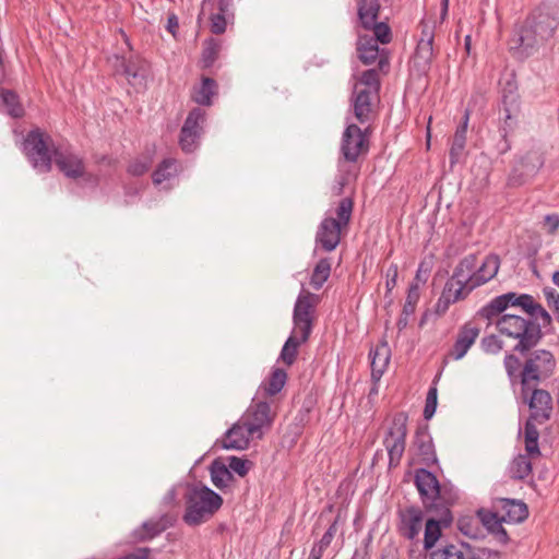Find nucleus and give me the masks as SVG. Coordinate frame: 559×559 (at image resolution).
Segmentation results:
<instances>
[{"mask_svg":"<svg viewBox=\"0 0 559 559\" xmlns=\"http://www.w3.org/2000/svg\"><path fill=\"white\" fill-rule=\"evenodd\" d=\"M477 519L479 522L492 534H495L500 542L508 543L509 536L507 531L502 527L503 521L501 520V515L499 510H486L480 509L477 511Z\"/></svg>","mask_w":559,"mask_h":559,"instance_id":"nucleus-30","label":"nucleus"},{"mask_svg":"<svg viewBox=\"0 0 559 559\" xmlns=\"http://www.w3.org/2000/svg\"><path fill=\"white\" fill-rule=\"evenodd\" d=\"M178 27V20H177V16L176 15H171L168 17V25H167V29L175 34V29Z\"/></svg>","mask_w":559,"mask_h":559,"instance_id":"nucleus-63","label":"nucleus"},{"mask_svg":"<svg viewBox=\"0 0 559 559\" xmlns=\"http://www.w3.org/2000/svg\"><path fill=\"white\" fill-rule=\"evenodd\" d=\"M433 31L428 25H424L413 57L415 68L421 73H427L431 67L433 59Z\"/></svg>","mask_w":559,"mask_h":559,"instance_id":"nucleus-16","label":"nucleus"},{"mask_svg":"<svg viewBox=\"0 0 559 559\" xmlns=\"http://www.w3.org/2000/svg\"><path fill=\"white\" fill-rule=\"evenodd\" d=\"M318 297L309 292H302L297 297L293 313L294 329L281 350V359L287 366L295 362L298 347L310 337Z\"/></svg>","mask_w":559,"mask_h":559,"instance_id":"nucleus-3","label":"nucleus"},{"mask_svg":"<svg viewBox=\"0 0 559 559\" xmlns=\"http://www.w3.org/2000/svg\"><path fill=\"white\" fill-rule=\"evenodd\" d=\"M251 462L247 459H241L238 456H230L228 457V467L230 472L236 473L240 477H245L251 466Z\"/></svg>","mask_w":559,"mask_h":559,"instance_id":"nucleus-48","label":"nucleus"},{"mask_svg":"<svg viewBox=\"0 0 559 559\" xmlns=\"http://www.w3.org/2000/svg\"><path fill=\"white\" fill-rule=\"evenodd\" d=\"M500 267V258L497 254H488L483 260L481 264L474 270V284L472 287H479L490 280H492Z\"/></svg>","mask_w":559,"mask_h":559,"instance_id":"nucleus-31","label":"nucleus"},{"mask_svg":"<svg viewBox=\"0 0 559 559\" xmlns=\"http://www.w3.org/2000/svg\"><path fill=\"white\" fill-rule=\"evenodd\" d=\"M419 298H420V287H419L418 283H411L409 287L407 289L405 304L402 309V311H404V314L413 316L415 313Z\"/></svg>","mask_w":559,"mask_h":559,"instance_id":"nucleus-44","label":"nucleus"},{"mask_svg":"<svg viewBox=\"0 0 559 559\" xmlns=\"http://www.w3.org/2000/svg\"><path fill=\"white\" fill-rule=\"evenodd\" d=\"M369 358L371 360V378L374 382H378L385 372L391 358V349L388 342L382 341L371 348Z\"/></svg>","mask_w":559,"mask_h":559,"instance_id":"nucleus-27","label":"nucleus"},{"mask_svg":"<svg viewBox=\"0 0 559 559\" xmlns=\"http://www.w3.org/2000/svg\"><path fill=\"white\" fill-rule=\"evenodd\" d=\"M227 21L224 14L214 13L211 16V32L213 34L219 35L226 31Z\"/></svg>","mask_w":559,"mask_h":559,"instance_id":"nucleus-52","label":"nucleus"},{"mask_svg":"<svg viewBox=\"0 0 559 559\" xmlns=\"http://www.w3.org/2000/svg\"><path fill=\"white\" fill-rule=\"evenodd\" d=\"M0 106H2L3 110L13 118H20L24 115V108L20 103L17 94L13 91H0Z\"/></svg>","mask_w":559,"mask_h":559,"instance_id":"nucleus-37","label":"nucleus"},{"mask_svg":"<svg viewBox=\"0 0 559 559\" xmlns=\"http://www.w3.org/2000/svg\"><path fill=\"white\" fill-rule=\"evenodd\" d=\"M524 401L528 403L531 411L524 427L525 450L530 455H539V432L536 428V424L542 425L550 419L552 413V397L548 391L533 386L527 399H524Z\"/></svg>","mask_w":559,"mask_h":559,"instance_id":"nucleus-6","label":"nucleus"},{"mask_svg":"<svg viewBox=\"0 0 559 559\" xmlns=\"http://www.w3.org/2000/svg\"><path fill=\"white\" fill-rule=\"evenodd\" d=\"M287 381V372L282 368H273L270 376L261 382L255 397L266 400L278 394Z\"/></svg>","mask_w":559,"mask_h":559,"instance_id":"nucleus-25","label":"nucleus"},{"mask_svg":"<svg viewBox=\"0 0 559 559\" xmlns=\"http://www.w3.org/2000/svg\"><path fill=\"white\" fill-rule=\"evenodd\" d=\"M183 522L199 526L207 522L223 506V498L205 485H191L185 495Z\"/></svg>","mask_w":559,"mask_h":559,"instance_id":"nucleus-5","label":"nucleus"},{"mask_svg":"<svg viewBox=\"0 0 559 559\" xmlns=\"http://www.w3.org/2000/svg\"><path fill=\"white\" fill-rule=\"evenodd\" d=\"M151 160L148 158L135 159L128 166V173L132 176H142L151 168Z\"/></svg>","mask_w":559,"mask_h":559,"instance_id":"nucleus-50","label":"nucleus"},{"mask_svg":"<svg viewBox=\"0 0 559 559\" xmlns=\"http://www.w3.org/2000/svg\"><path fill=\"white\" fill-rule=\"evenodd\" d=\"M509 307H519L528 316L504 313L496 321L500 336L514 343L503 358L510 385L513 389L520 385L522 397L527 399L532 388L550 377L557 365L550 350L534 349L544 337L543 330L551 326L552 317L532 295L513 292L495 297L477 311V316L492 321Z\"/></svg>","mask_w":559,"mask_h":559,"instance_id":"nucleus-1","label":"nucleus"},{"mask_svg":"<svg viewBox=\"0 0 559 559\" xmlns=\"http://www.w3.org/2000/svg\"><path fill=\"white\" fill-rule=\"evenodd\" d=\"M399 267L395 263H392L385 272V288L386 295L391 294L397 283Z\"/></svg>","mask_w":559,"mask_h":559,"instance_id":"nucleus-51","label":"nucleus"},{"mask_svg":"<svg viewBox=\"0 0 559 559\" xmlns=\"http://www.w3.org/2000/svg\"><path fill=\"white\" fill-rule=\"evenodd\" d=\"M430 271H431V263L427 262L425 260L421 261L417 267L414 283L425 284L428 281Z\"/></svg>","mask_w":559,"mask_h":559,"instance_id":"nucleus-53","label":"nucleus"},{"mask_svg":"<svg viewBox=\"0 0 559 559\" xmlns=\"http://www.w3.org/2000/svg\"><path fill=\"white\" fill-rule=\"evenodd\" d=\"M359 173L360 162H349L346 160L344 156L338 155L337 173L332 187L333 194H343L345 187L356 181Z\"/></svg>","mask_w":559,"mask_h":559,"instance_id":"nucleus-19","label":"nucleus"},{"mask_svg":"<svg viewBox=\"0 0 559 559\" xmlns=\"http://www.w3.org/2000/svg\"><path fill=\"white\" fill-rule=\"evenodd\" d=\"M152 549L148 547H139L134 551L118 557L117 559H148Z\"/></svg>","mask_w":559,"mask_h":559,"instance_id":"nucleus-55","label":"nucleus"},{"mask_svg":"<svg viewBox=\"0 0 559 559\" xmlns=\"http://www.w3.org/2000/svg\"><path fill=\"white\" fill-rule=\"evenodd\" d=\"M492 508L499 510L503 523L518 524L524 522L528 516L526 503L522 500L510 498H497Z\"/></svg>","mask_w":559,"mask_h":559,"instance_id":"nucleus-17","label":"nucleus"},{"mask_svg":"<svg viewBox=\"0 0 559 559\" xmlns=\"http://www.w3.org/2000/svg\"><path fill=\"white\" fill-rule=\"evenodd\" d=\"M354 202L352 198L342 199L335 209V217L325 215L318 226L316 245L326 252L333 251L341 242V235L353 214Z\"/></svg>","mask_w":559,"mask_h":559,"instance_id":"nucleus-8","label":"nucleus"},{"mask_svg":"<svg viewBox=\"0 0 559 559\" xmlns=\"http://www.w3.org/2000/svg\"><path fill=\"white\" fill-rule=\"evenodd\" d=\"M53 148L50 135L39 129L31 130L23 141V152L39 173L51 170Z\"/></svg>","mask_w":559,"mask_h":559,"instance_id":"nucleus-10","label":"nucleus"},{"mask_svg":"<svg viewBox=\"0 0 559 559\" xmlns=\"http://www.w3.org/2000/svg\"><path fill=\"white\" fill-rule=\"evenodd\" d=\"M559 20L549 10L537 8L526 19L524 25L514 34L510 50L512 55L524 60L554 37Z\"/></svg>","mask_w":559,"mask_h":559,"instance_id":"nucleus-2","label":"nucleus"},{"mask_svg":"<svg viewBox=\"0 0 559 559\" xmlns=\"http://www.w3.org/2000/svg\"><path fill=\"white\" fill-rule=\"evenodd\" d=\"M257 439L254 433H249L247 427L238 419L224 435L222 445L227 450H245L250 440Z\"/></svg>","mask_w":559,"mask_h":559,"instance_id":"nucleus-23","label":"nucleus"},{"mask_svg":"<svg viewBox=\"0 0 559 559\" xmlns=\"http://www.w3.org/2000/svg\"><path fill=\"white\" fill-rule=\"evenodd\" d=\"M358 58L364 64H372L378 60L379 69L382 70L389 66L388 58L380 55L377 39L368 35H359L357 40Z\"/></svg>","mask_w":559,"mask_h":559,"instance_id":"nucleus-20","label":"nucleus"},{"mask_svg":"<svg viewBox=\"0 0 559 559\" xmlns=\"http://www.w3.org/2000/svg\"><path fill=\"white\" fill-rule=\"evenodd\" d=\"M518 96L515 94L504 95L503 96V105H504V127L502 128L503 136L507 135V128H512L514 120L512 117V108L508 107L507 104L510 103L511 106L518 107Z\"/></svg>","mask_w":559,"mask_h":559,"instance_id":"nucleus-47","label":"nucleus"},{"mask_svg":"<svg viewBox=\"0 0 559 559\" xmlns=\"http://www.w3.org/2000/svg\"><path fill=\"white\" fill-rule=\"evenodd\" d=\"M435 546L429 549V559H465L464 548H468L467 544H441L438 548Z\"/></svg>","mask_w":559,"mask_h":559,"instance_id":"nucleus-36","label":"nucleus"},{"mask_svg":"<svg viewBox=\"0 0 559 559\" xmlns=\"http://www.w3.org/2000/svg\"><path fill=\"white\" fill-rule=\"evenodd\" d=\"M472 292L462 284L447 281L436 302V312L440 314L445 313L451 305L465 299Z\"/></svg>","mask_w":559,"mask_h":559,"instance_id":"nucleus-22","label":"nucleus"},{"mask_svg":"<svg viewBox=\"0 0 559 559\" xmlns=\"http://www.w3.org/2000/svg\"><path fill=\"white\" fill-rule=\"evenodd\" d=\"M170 526L167 515H160L156 519L145 521L141 527L134 532L135 538L139 540H150L162 534Z\"/></svg>","mask_w":559,"mask_h":559,"instance_id":"nucleus-32","label":"nucleus"},{"mask_svg":"<svg viewBox=\"0 0 559 559\" xmlns=\"http://www.w3.org/2000/svg\"><path fill=\"white\" fill-rule=\"evenodd\" d=\"M544 163L543 154L536 150L527 152L520 160L526 175H535L544 166Z\"/></svg>","mask_w":559,"mask_h":559,"instance_id":"nucleus-42","label":"nucleus"},{"mask_svg":"<svg viewBox=\"0 0 559 559\" xmlns=\"http://www.w3.org/2000/svg\"><path fill=\"white\" fill-rule=\"evenodd\" d=\"M508 472L512 479H524L532 472L531 459L525 454H519L510 463Z\"/></svg>","mask_w":559,"mask_h":559,"instance_id":"nucleus-40","label":"nucleus"},{"mask_svg":"<svg viewBox=\"0 0 559 559\" xmlns=\"http://www.w3.org/2000/svg\"><path fill=\"white\" fill-rule=\"evenodd\" d=\"M459 530L463 535L471 538H478L479 536L478 523L472 518H461L459 520Z\"/></svg>","mask_w":559,"mask_h":559,"instance_id":"nucleus-49","label":"nucleus"},{"mask_svg":"<svg viewBox=\"0 0 559 559\" xmlns=\"http://www.w3.org/2000/svg\"><path fill=\"white\" fill-rule=\"evenodd\" d=\"M552 282H554L555 285H557L559 287V271H556L552 274Z\"/></svg>","mask_w":559,"mask_h":559,"instance_id":"nucleus-64","label":"nucleus"},{"mask_svg":"<svg viewBox=\"0 0 559 559\" xmlns=\"http://www.w3.org/2000/svg\"><path fill=\"white\" fill-rule=\"evenodd\" d=\"M411 317L412 316L404 314V311H402V313L396 322V326H397L399 331H403L407 326Z\"/></svg>","mask_w":559,"mask_h":559,"instance_id":"nucleus-60","label":"nucleus"},{"mask_svg":"<svg viewBox=\"0 0 559 559\" xmlns=\"http://www.w3.org/2000/svg\"><path fill=\"white\" fill-rule=\"evenodd\" d=\"M543 294L550 309H554L559 304V294L552 287H545Z\"/></svg>","mask_w":559,"mask_h":559,"instance_id":"nucleus-57","label":"nucleus"},{"mask_svg":"<svg viewBox=\"0 0 559 559\" xmlns=\"http://www.w3.org/2000/svg\"><path fill=\"white\" fill-rule=\"evenodd\" d=\"M414 448L420 463L430 466L437 463V454L432 437L427 426L418 427L414 437Z\"/></svg>","mask_w":559,"mask_h":559,"instance_id":"nucleus-21","label":"nucleus"},{"mask_svg":"<svg viewBox=\"0 0 559 559\" xmlns=\"http://www.w3.org/2000/svg\"><path fill=\"white\" fill-rule=\"evenodd\" d=\"M425 524V511L417 506H408L397 512V533L409 542H419Z\"/></svg>","mask_w":559,"mask_h":559,"instance_id":"nucleus-13","label":"nucleus"},{"mask_svg":"<svg viewBox=\"0 0 559 559\" xmlns=\"http://www.w3.org/2000/svg\"><path fill=\"white\" fill-rule=\"evenodd\" d=\"M544 226L549 234H555L559 228V215L556 213L545 215Z\"/></svg>","mask_w":559,"mask_h":559,"instance_id":"nucleus-56","label":"nucleus"},{"mask_svg":"<svg viewBox=\"0 0 559 559\" xmlns=\"http://www.w3.org/2000/svg\"><path fill=\"white\" fill-rule=\"evenodd\" d=\"M230 7H231V0H219L217 13H222V14L226 15L227 12L229 11Z\"/></svg>","mask_w":559,"mask_h":559,"instance_id":"nucleus-61","label":"nucleus"},{"mask_svg":"<svg viewBox=\"0 0 559 559\" xmlns=\"http://www.w3.org/2000/svg\"><path fill=\"white\" fill-rule=\"evenodd\" d=\"M457 500V493L453 488L440 485V492L436 497V506L427 512L433 513L426 520L424 530V549L429 550L436 546L442 535V530L448 528L453 522L451 507Z\"/></svg>","mask_w":559,"mask_h":559,"instance_id":"nucleus-7","label":"nucleus"},{"mask_svg":"<svg viewBox=\"0 0 559 559\" xmlns=\"http://www.w3.org/2000/svg\"><path fill=\"white\" fill-rule=\"evenodd\" d=\"M408 416L404 412L394 414L385 430L383 445L389 456V468L400 465L406 448Z\"/></svg>","mask_w":559,"mask_h":559,"instance_id":"nucleus-11","label":"nucleus"},{"mask_svg":"<svg viewBox=\"0 0 559 559\" xmlns=\"http://www.w3.org/2000/svg\"><path fill=\"white\" fill-rule=\"evenodd\" d=\"M177 499V490L175 487H171L163 498V503L166 507L173 506Z\"/></svg>","mask_w":559,"mask_h":559,"instance_id":"nucleus-59","label":"nucleus"},{"mask_svg":"<svg viewBox=\"0 0 559 559\" xmlns=\"http://www.w3.org/2000/svg\"><path fill=\"white\" fill-rule=\"evenodd\" d=\"M481 348L487 354L497 355L503 349V342L499 335L490 334L481 338Z\"/></svg>","mask_w":559,"mask_h":559,"instance_id":"nucleus-45","label":"nucleus"},{"mask_svg":"<svg viewBox=\"0 0 559 559\" xmlns=\"http://www.w3.org/2000/svg\"><path fill=\"white\" fill-rule=\"evenodd\" d=\"M379 91V71L377 69L364 71L350 97V111L361 127L370 128L377 118Z\"/></svg>","mask_w":559,"mask_h":559,"instance_id":"nucleus-4","label":"nucleus"},{"mask_svg":"<svg viewBox=\"0 0 559 559\" xmlns=\"http://www.w3.org/2000/svg\"><path fill=\"white\" fill-rule=\"evenodd\" d=\"M331 269L329 258H322L318 261L310 276V285L313 289L319 290L324 285L330 277Z\"/></svg>","mask_w":559,"mask_h":559,"instance_id":"nucleus-39","label":"nucleus"},{"mask_svg":"<svg viewBox=\"0 0 559 559\" xmlns=\"http://www.w3.org/2000/svg\"><path fill=\"white\" fill-rule=\"evenodd\" d=\"M178 162L175 158H165L153 173V182L155 185H160L162 182L175 177L178 174Z\"/></svg>","mask_w":559,"mask_h":559,"instance_id":"nucleus-38","label":"nucleus"},{"mask_svg":"<svg viewBox=\"0 0 559 559\" xmlns=\"http://www.w3.org/2000/svg\"><path fill=\"white\" fill-rule=\"evenodd\" d=\"M370 29L373 31V39H377V43H381L383 45L389 44L392 39V33L390 26L384 22H376Z\"/></svg>","mask_w":559,"mask_h":559,"instance_id":"nucleus-46","label":"nucleus"},{"mask_svg":"<svg viewBox=\"0 0 559 559\" xmlns=\"http://www.w3.org/2000/svg\"><path fill=\"white\" fill-rule=\"evenodd\" d=\"M205 119L206 112L200 107L193 108L188 114L179 136V145L183 152L190 153L197 148Z\"/></svg>","mask_w":559,"mask_h":559,"instance_id":"nucleus-14","label":"nucleus"},{"mask_svg":"<svg viewBox=\"0 0 559 559\" xmlns=\"http://www.w3.org/2000/svg\"><path fill=\"white\" fill-rule=\"evenodd\" d=\"M380 559H399L397 550L394 548L383 550L380 556Z\"/></svg>","mask_w":559,"mask_h":559,"instance_id":"nucleus-62","label":"nucleus"},{"mask_svg":"<svg viewBox=\"0 0 559 559\" xmlns=\"http://www.w3.org/2000/svg\"><path fill=\"white\" fill-rule=\"evenodd\" d=\"M209 469L213 485L219 490H225L230 487L231 483L235 480L228 465H226L221 459H215L211 463Z\"/></svg>","mask_w":559,"mask_h":559,"instance_id":"nucleus-34","label":"nucleus"},{"mask_svg":"<svg viewBox=\"0 0 559 559\" xmlns=\"http://www.w3.org/2000/svg\"><path fill=\"white\" fill-rule=\"evenodd\" d=\"M222 50V40L216 38H209L204 41V47L202 51L201 62L203 68H211L217 60L219 52Z\"/></svg>","mask_w":559,"mask_h":559,"instance_id":"nucleus-41","label":"nucleus"},{"mask_svg":"<svg viewBox=\"0 0 559 559\" xmlns=\"http://www.w3.org/2000/svg\"><path fill=\"white\" fill-rule=\"evenodd\" d=\"M371 128L359 127L346 118V127L340 142V155L349 162H360L370 150Z\"/></svg>","mask_w":559,"mask_h":559,"instance_id":"nucleus-9","label":"nucleus"},{"mask_svg":"<svg viewBox=\"0 0 559 559\" xmlns=\"http://www.w3.org/2000/svg\"><path fill=\"white\" fill-rule=\"evenodd\" d=\"M217 83L211 78H202L201 83L195 85L191 93V98L194 103L201 106H211L212 98L217 95Z\"/></svg>","mask_w":559,"mask_h":559,"instance_id":"nucleus-33","label":"nucleus"},{"mask_svg":"<svg viewBox=\"0 0 559 559\" xmlns=\"http://www.w3.org/2000/svg\"><path fill=\"white\" fill-rule=\"evenodd\" d=\"M380 12L378 0H357V13L361 26L370 29V26L377 22Z\"/></svg>","mask_w":559,"mask_h":559,"instance_id":"nucleus-35","label":"nucleus"},{"mask_svg":"<svg viewBox=\"0 0 559 559\" xmlns=\"http://www.w3.org/2000/svg\"><path fill=\"white\" fill-rule=\"evenodd\" d=\"M414 481L425 510H431L440 492V483L436 475L426 468H418L415 472Z\"/></svg>","mask_w":559,"mask_h":559,"instance_id":"nucleus-15","label":"nucleus"},{"mask_svg":"<svg viewBox=\"0 0 559 559\" xmlns=\"http://www.w3.org/2000/svg\"><path fill=\"white\" fill-rule=\"evenodd\" d=\"M123 75L129 84L138 87H145L146 79L150 74V66L145 60L130 58L123 60Z\"/></svg>","mask_w":559,"mask_h":559,"instance_id":"nucleus-26","label":"nucleus"},{"mask_svg":"<svg viewBox=\"0 0 559 559\" xmlns=\"http://www.w3.org/2000/svg\"><path fill=\"white\" fill-rule=\"evenodd\" d=\"M53 162L68 178L78 179L85 173L83 158L69 150L53 148Z\"/></svg>","mask_w":559,"mask_h":559,"instance_id":"nucleus-18","label":"nucleus"},{"mask_svg":"<svg viewBox=\"0 0 559 559\" xmlns=\"http://www.w3.org/2000/svg\"><path fill=\"white\" fill-rule=\"evenodd\" d=\"M477 266V255L468 254L463 258L453 270L452 276L448 281L456 282L464 285V287L474 290L476 287H472L474 284V270Z\"/></svg>","mask_w":559,"mask_h":559,"instance_id":"nucleus-28","label":"nucleus"},{"mask_svg":"<svg viewBox=\"0 0 559 559\" xmlns=\"http://www.w3.org/2000/svg\"><path fill=\"white\" fill-rule=\"evenodd\" d=\"M440 378V374L436 376V378L432 381L431 386L429 388L426 396V403L424 407V418L426 420H429L432 418V416L436 413L437 404H438V389H437V382Z\"/></svg>","mask_w":559,"mask_h":559,"instance_id":"nucleus-43","label":"nucleus"},{"mask_svg":"<svg viewBox=\"0 0 559 559\" xmlns=\"http://www.w3.org/2000/svg\"><path fill=\"white\" fill-rule=\"evenodd\" d=\"M468 121H469V111L465 110L462 121L456 127V130L454 132V135L452 139V145H451V148L449 152L450 164L452 166L454 164L459 163L461 157L463 156L465 145H466Z\"/></svg>","mask_w":559,"mask_h":559,"instance_id":"nucleus-29","label":"nucleus"},{"mask_svg":"<svg viewBox=\"0 0 559 559\" xmlns=\"http://www.w3.org/2000/svg\"><path fill=\"white\" fill-rule=\"evenodd\" d=\"M480 330L472 323H465L459 330L456 340L451 350V356L455 360L462 359L475 343Z\"/></svg>","mask_w":559,"mask_h":559,"instance_id":"nucleus-24","label":"nucleus"},{"mask_svg":"<svg viewBox=\"0 0 559 559\" xmlns=\"http://www.w3.org/2000/svg\"><path fill=\"white\" fill-rule=\"evenodd\" d=\"M338 521H340V516L337 515L335 518V520L331 523L329 528L325 531V533L323 534L321 539L319 540V542H321L322 545H325L328 547L331 545V543L337 532Z\"/></svg>","mask_w":559,"mask_h":559,"instance_id":"nucleus-54","label":"nucleus"},{"mask_svg":"<svg viewBox=\"0 0 559 559\" xmlns=\"http://www.w3.org/2000/svg\"><path fill=\"white\" fill-rule=\"evenodd\" d=\"M326 548L328 546L322 545L321 542L314 543L310 550L308 559H321Z\"/></svg>","mask_w":559,"mask_h":559,"instance_id":"nucleus-58","label":"nucleus"},{"mask_svg":"<svg viewBox=\"0 0 559 559\" xmlns=\"http://www.w3.org/2000/svg\"><path fill=\"white\" fill-rule=\"evenodd\" d=\"M275 416L276 413L272 411L270 402L254 397L239 419L249 433H254L257 439H262L271 429Z\"/></svg>","mask_w":559,"mask_h":559,"instance_id":"nucleus-12","label":"nucleus"}]
</instances>
